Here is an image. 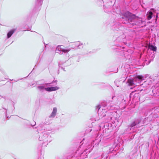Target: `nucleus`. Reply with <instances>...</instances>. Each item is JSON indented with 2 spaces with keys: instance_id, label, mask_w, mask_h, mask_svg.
I'll use <instances>...</instances> for the list:
<instances>
[{
  "instance_id": "10",
  "label": "nucleus",
  "mask_w": 159,
  "mask_h": 159,
  "mask_svg": "<svg viewBox=\"0 0 159 159\" xmlns=\"http://www.w3.org/2000/svg\"><path fill=\"white\" fill-rule=\"evenodd\" d=\"M113 97H112V99L113 98Z\"/></svg>"
},
{
  "instance_id": "9",
  "label": "nucleus",
  "mask_w": 159,
  "mask_h": 159,
  "mask_svg": "<svg viewBox=\"0 0 159 159\" xmlns=\"http://www.w3.org/2000/svg\"><path fill=\"white\" fill-rule=\"evenodd\" d=\"M149 13L150 15H152V11H150Z\"/></svg>"
},
{
  "instance_id": "5",
  "label": "nucleus",
  "mask_w": 159,
  "mask_h": 159,
  "mask_svg": "<svg viewBox=\"0 0 159 159\" xmlns=\"http://www.w3.org/2000/svg\"><path fill=\"white\" fill-rule=\"evenodd\" d=\"M148 48L152 51H156L157 50V47L152 45L149 44L148 46Z\"/></svg>"
},
{
  "instance_id": "8",
  "label": "nucleus",
  "mask_w": 159,
  "mask_h": 159,
  "mask_svg": "<svg viewBox=\"0 0 159 159\" xmlns=\"http://www.w3.org/2000/svg\"><path fill=\"white\" fill-rule=\"evenodd\" d=\"M152 18V16L151 15H149L148 16V20H150Z\"/></svg>"
},
{
  "instance_id": "2",
  "label": "nucleus",
  "mask_w": 159,
  "mask_h": 159,
  "mask_svg": "<svg viewBox=\"0 0 159 159\" xmlns=\"http://www.w3.org/2000/svg\"><path fill=\"white\" fill-rule=\"evenodd\" d=\"M127 83L128 85L132 86L135 84L134 83V80L133 79H129L128 80Z\"/></svg>"
},
{
  "instance_id": "6",
  "label": "nucleus",
  "mask_w": 159,
  "mask_h": 159,
  "mask_svg": "<svg viewBox=\"0 0 159 159\" xmlns=\"http://www.w3.org/2000/svg\"><path fill=\"white\" fill-rule=\"evenodd\" d=\"M57 112V109L56 108H54L53 111L52 113L51 116V117H54L56 115Z\"/></svg>"
},
{
  "instance_id": "7",
  "label": "nucleus",
  "mask_w": 159,
  "mask_h": 159,
  "mask_svg": "<svg viewBox=\"0 0 159 159\" xmlns=\"http://www.w3.org/2000/svg\"><path fill=\"white\" fill-rule=\"evenodd\" d=\"M70 50L67 49H63L62 50V51L65 53L68 52Z\"/></svg>"
},
{
  "instance_id": "3",
  "label": "nucleus",
  "mask_w": 159,
  "mask_h": 159,
  "mask_svg": "<svg viewBox=\"0 0 159 159\" xmlns=\"http://www.w3.org/2000/svg\"><path fill=\"white\" fill-rule=\"evenodd\" d=\"M15 31V30H12L10 31L7 34V38H9L12 35Z\"/></svg>"
},
{
  "instance_id": "1",
  "label": "nucleus",
  "mask_w": 159,
  "mask_h": 159,
  "mask_svg": "<svg viewBox=\"0 0 159 159\" xmlns=\"http://www.w3.org/2000/svg\"><path fill=\"white\" fill-rule=\"evenodd\" d=\"M58 89V88L57 87H48L45 88V90L48 91L50 92L57 90Z\"/></svg>"
},
{
  "instance_id": "4",
  "label": "nucleus",
  "mask_w": 159,
  "mask_h": 159,
  "mask_svg": "<svg viewBox=\"0 0 159 159\" xmlns=\"http://www.w3.org/2000/svg\"><path fill=\"white\" fill-rule=\"evenodd\" d=\"M138 79L139 80H144L143 76L142 75H138L134 78V80L135 81H137Z\"/></svg>"
}]
</instances>
